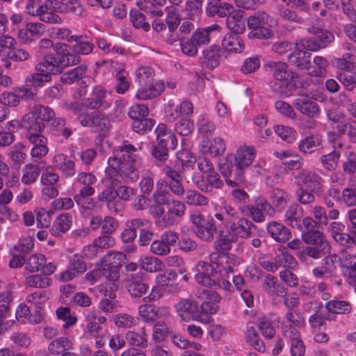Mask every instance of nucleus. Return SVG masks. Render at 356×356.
Listing matches in <instances>:
<instances>
[{
    "mask_svg": "<svg viewBox=\"0 0 356 356\" xmlns=\"http://www.w3.org/2000/svg\"><path fill=\"white\" fill-rule=\"evenodd\" d=\"M225 278L226 277H222L220 275L213 277L205 275L204 276L203 275H201L200 272H197L195 275V280L200 284L210 288L218 287L220 289L229 291L232 287V285L231 282L227 280H225Z\"/></svg>",
    "mask_w": 356,
    "mask_h": 356,
    "instance_id": "21",
    "label": "nucleus"
},
{
    "mask_svg": "<svg viewBox=\"0 0 356 356\" xmlns=\"http://www.w3.org/2000/svg\"><path fill=\"white\" fill-rule=\"evenodd\" d=\"M225 182L232 187L239 186L244 182L243 169L238 166H235V169H233V166H232V170L227 179H225Z\"/></svg>",
    "mask_w": 356,
    "mask_h": 356,
    "instance_id": "59",
    "label": "nucleus"
},
{
    "mask_svg": "<svg viewBox=\"0 0 356 356\" xmlns=\"http://www.w3.org/2000/svg\"><path fill=\"white\" fill-rule=\"evenodd\" d=\"M273 19L264 11H258L250 16L247 25L251 31L248 33L250 39L268 40L274 35V32L268 27Z\"/></svg>",
    "mask_w": 356,
    "mask_h": 356,
    "instance_id": "4",
    "label": "nucleus"
},
{
    "mask_svg": "<svg viewBox=\"0 0 356 356\" xmlns=\"http://www.w3.org/2000/svg\"><path fill=\"white\" fill-rule=\"evenodd\" d=\"M72 342L65 337H59L53 340L48 346L49 351L53 355H58L67 352L71 348Z\"/></svg>",
    "mask_w": 356,
    "mask_h": 356,
    "instance_id": "45",
    "label": "nucleus"
},
{
    "mask_svg": "<svg viewBox=\"0 0 356 356\" xmlns=\"http://www.w3.org/2000/svg\"><path fill=\"white\" fill-rule=\"evenodd\" d=\"M70 40H74L76 42L72 47V50L76 54L88 55L90 54L93 49L94 44L86 40L83 35H72Z\"/></svg>",
    "mask_w": 356,
    "mask_h": 356,
    "instance_id": "35",
    "label": "nucleus"
},
{
    "mask_svg": "<svg viewBox=\"0 0 356 356\" xmlns=\"http://www.w3.org/2000/svg\"><path fill=\"white\" fill-rule=\"evenodd\" d=\"M326 309L335 314H349L352 312L350 303L345 300L338 299L332 300L325 304Z\"/></svg>",
    "mask_w": 356,
    "mask_h": 356,
    "instance_id": "37",
    "label": "nucleus"
},
{
    "mask_svg": "<svg viewBox=\"0 0 356 356\" xmlns=\"http://www.w3.org/2000/svg\"><path fill=\"white\" fill-rule=\"evenodd\" d=\"M46 263V258L43 254H34L29 257L26 268L29 272H37L40 270L42 266Z\"/></svg>",
    "mask_w": 356,
    "mask_h": 356,
    "instance_id": "61",
    "label": "nucleus"
},
{
    "mask_svg": "<svg viewBox=\"0 0 356 356\" xmlns=\"http://www.w3.org/2000/svg\"><path fill=\"white\" fill-rule=\"evenodd\" d=\"M238 35L232 33L223 38L222 45L226 51L233 53H241L244 50V42Z\"/></svg>",
    "mask_w": 356,
    "mask_h": 356,
    "instance_id": "30",
    "label": "nucleus"
},
{
    "mask_svg": "<svg viewBox=\"0 0 356 356\" xmlns=\"http://www.w3.org/2000/svg\"><path fill=\"white\" fill-rule=\"evenodd\" d=\"M232 6L221 0H207L206 13L209 17H225L229 13Z\"/></svg>",
    "mask_w": 356,
    "mask_h": 356,
    "instance_id": "23",
    "label": "nucleus"
},
{
    "mask_svg": "<svg viewBox=\"0 0 356 356\" xmlns=\"http://www.w3.org/2000/svg\"><path fill=\"white\" fill-rule=\"evenodd\" d=\"M155 125V121L150 118H142L133 121L132 129L138 134H144L150 131Z\"/></svg>",
    "mask_w": 356,
    "mask_h": 356,
    "instance_id": "63",
    "label": "nucleus"
},
{
    "mask_svg": "<svg viewBox=\"0 0 356 356\" xmlns=\"http://www.w3.org/2000/svg\"><path fill=\"white\" fill-rule=\"evenodd\" d=\"M129 17L134 26L136 29H143L145 31L149 29V24L146 22L145 15L140 10L136 9L131 10Z\"/></svg>",
    "mask_w": 356,
    "mask_h": 356,
    "instance_id": "56",
    "label": "nucleus"
},
{
    "mask_svg": "<svg viewBox=\"0 0 356 356\" xmlns=\"http://www.w3.org/2000/svg\"><path fill=\"white\" fill-rule=\"evenodd\" d=\"M334 40V35L330 31H325L321 35H314L307 39L300 40L301 46L309 51H316L325 48Z\"/></svg>",
    "mask_w": 356,
    "mask_h": 356,
    "instance_id": "15",
    "label": "nucleus"
},
{
    "mask_svg": "<svg viewBox=\"0 0 356 356\" xmlns=\"http://www.w3.org/2000/svg\"><path fill=\"white\" fill-rule=\"evenodd\" d=\"M95 192V190L92 187V185H84L79 191V194L74 196V200L79 206L85 209H89V204L92 201V199L86 198L93 195Z\"/></svg>",
    "mask_w": 356,
    "mask_h": 356,
    "instance_id": "42",
    "label": "nucleus"
},
{
    "mask_svg": "<svg viewBox=\"0 0 356 356\" xmlns=\"http://www.w3.org/2000/svg\"><path fill=\"white\" fill-rule=\"evenodd\" d=\"M327 248H320L319 246H306L298 254V257L301 261L307 262L308 257L315 259L321 257V253L324 252Z\"/></svg>",
    "mask_w": 356,
    "mask_h": 356,
    "instance_id": "49",
    "label": "nucleus"
},
{
    "mask_svg": "<svg viewBox=\"0 0 356 356\" xmlns=\"http://www.w3.org/2000/svg\"><path fill=\"white\" fill-rule=\"evenodd\" d=\"M293 106L301 114L310 118H314L320 113L318 104L302 93L298 94V97L293 100Z\"/></svg>",
    "mask_w": 356,
    "mask_h": 356,
    "instance_id": "14",
    "label": "nucleus"
},
{
    "mask_svg": "<svg viewBox=\"0 0 356 356\" xmlns=\"http://www.w3.org/2000/svg\"><path fill=\"white\" fill-rule=\"evenodd\" d=\"M268 232L276 241L284 243L289 240L291 232L283 225L277 222H270L267 227Z\"/></svg>",
    "mask_w": 356,
    "mask_h": 356,
    "instance_id": "28",
    "label": "nucleus"
},
{
    "mask_svg": "<svg viewBox=\"0 0 356 356\" xmlns=\"http://www.w3.org/2000/svg\"><path fill=\"white\" fill-rule=\"evenodd\" d=\"M56 167L59 169L63 175L66 177H72L76 174L75 163L68 159L67 156L64 154H58L55 156Z\"/></svg>",
    "mask_w": 356,
    "mask_h": 356,
    "instance_id": "29",
    "label": "nucleus"
},
{
    "mask_svg": "<svg viewBox=\"0 0 356 356\" xmlns=\"http://www.w3.org/2000/svg\"><path fill=\"white\" fill-rule=\"evenodd\" d=\"M340 263V257L336 254H329L322 261L321 266L315 267L313 275L316 277H332L337 273Z\"/></svg>",
    "mask_w": 356,
    "mask_h": 356,
    "instance_id": "13",
    "label": "nucleus"
},
{
    "mask_svg": "<svg viewBox=\"0 0 356 356\" xmlns=\"http://www.w3.org/2000/svg\"><path fill=\"white\" fill-rule=\"evenodd\" d=\"M213 29L214 27L197 29L191 37L192 41L197 47L208 44L210 42V33Z\"/></svg>",
    "mask_w": 356,
    "mask_h": 356,
    "instance_id": "48",
    "label": "nucleus"
},
{
    "mask_svg": "<svg viewBox=\"0 0 356 356\" xmlns=\"http://www.w3.org/2000/svg\"><path fill=\"white\" fill-rule=\"evenodd\" d=\"M86 70L87 67L84 65H81L63 73L60 76V80L64 84H72L80 80L86 72Z\"/></svg>",
    "mask_w": 356,
    "mask_h": 356,
    "instance_id": "40",
    "label": "nucleus"
},
{
    "mask_svg": "<svg viewBox=\"0 0 356 356\" xmlns=\"http://www.w3.org/2000/svg\"><path fill=\"white\" fill-rule=\"evenodd\" d=\"M127 256L121 252H112L106 254L102 259V266L120 268L124 263Z\"/></svg>",
    "mask_w": 356,
    "mask_h": 356,
    "instance_id": "38",
    "label": "nucleus"
},
{
    "mask_svg": "<svg viewBox=\"0 0 356 356\" xmlns=\"http://www.w3.org/2000/svg\"><path fill=\"white\" fill-rule=\"evenodd\" d=\"M341 200L348 207L356 206V181L352 187L345 188L341 192Z\"/></svg>",
    "mask_w": 356,
    "mask_h": 356,
    "instance_id": "64",
    "label": "nucleus"
},
{
    "mask_svg": "<svg viewBox=\"0 0 356 356\" xmlns=\"http://www.w3.org/2000/svg\"><path fill=\"white\" fill-rule=\"evenodd\" d=\"M156 142L160 145L168 147L169 149H175L177 145V141L174 134L167 129L164 124H160L156 129Z\"/></svg>",
    "mask_w": 356,
    "mask_h": 356,
    "instance_id": "24",
    "label": "nucleus"
},
{
    "mask_svg": "<svg viewBox=\"0 0 356 356\" xmlns=\"http://www.w3.org/2000/svg\"><path fill=\"white\" fill-rule=\"evenodd\" d=\"M337 129L340 134L346 135L351 142L356 143V121L339 123Z\"/></svg>",
    "mask_w": 356,
    "mask_h": 356,
    "instance_id": "57",
    "label": "nucleus"
},
{
    "mask_svg": "<svg viewBox=\"0 0 356 356\" xmlns=\"http://www.w3.org/2000/svg\"><path fill=\"white\" fill-rule=\"evenodd\" d=\"M87 270L86 264L81 255L74 254L69 261L67 268L59 274V280L69 282Z\"/></svg>",
    "mask_w": 356,
    "mask_h": 356,
    "instance_id": "10",
    "label": "nucleus"
},
{
    "mask_svg": "<svg viewBox=\"0 0 356 356\" xmlns=\"http://www.w3.org/2000/svg\"><path fill=\"white\" fill-rule=\"evenodd\" d=\"M184 203L193 206H205L209 200L195 190H185Z\"/></svg>",
    "mask_w": 356,
    "mask_h": 356,
    "instance_id": "44",
    "label": "nucleus"
},
{
    "mask_svg": "<svg viewBox=\"0 0 356 356\" xmlns=\"http://www.w3.org/2000/svg\"><path fill=\"white\" fill-rule=\"evenodd\" d=\"M302 240L309 245H317L320 248H327V250L330 248L324 234L319 231L318 229L305 231L302 234Z\"/></svg>",
    "mask_w": 356,
    "mask_h": 356,
    "instance_id": "25",
    "label": "nucleus"
},
{
    "mask_svg": "<svg viewBox=\"0 0 356 356\" xmlns=\"http://www.w3.org/2000/svg\"><path fill=\"white\" fill-rule=\"evenodd\" d=\"M79 94L80 97H84L83 104L90 109L106 108L109 105L104 99L106 92L102 86H88L80 90Z\"/></svg>",
    "mask_w": 356,
    "mask_h": 356,
    "instance_id": "7",
    "label": "nucleus"
},
{
    "mask_svg": "<svg viewBox=\"0 0 356 356\" xmlns=\"http://www.w3.org/2000/svg\"><path fill=\"white\" fill-rule=\"evenodd\" d=\"M51 81V76L44 72H35L26 79V86L31 88H38L44 85L45 82Z\"/></svg>",
    "mask_w": 356,
    "mask_h": 356,
    "instance_id": "54",
    "label": "nucleus"
},
{
    "mask_svg": "<svg viewBox=\"0 0 356 356\" xmlns=\"http://www.w3.org/2000/svg\"><path fill=\"white\" fill-rule=\"evenodd\" d=\"M218 252H213L210 255L211 263L200 261L196 266L197 272H200L204 276L216 277L220 275L222 277H229L230 274L234 273V268L230 264L222 265V259L225 257V254L220 255Z\"/></svg>",
    "mask_w": 356,
    "mask_h": 356,
    "instance_id": "5",
    "label": "nucleus"
},
{
    "mask_svg": "<svg viewBox=\"0 0 356 356\" xmlns=\"http://www.w3.org/2000/svg\"><path fill=\"white\" fill-rule=\"evenodd\" d=\"M72 225V218L67 213H62L56 217L51 227L50 232L56 236H61L67 232Z\"/></svg>",
    "mask_w": 356,
    "mask_h": 356,
    "instance_id": "26",
    "label": "nucleus"
},
{
    "mask_svg": "<svg viewBox=\"0 0 356 356\" xmlns=\"http://www.w3.org/2000/svg\"><path fill=\"white\" fill-rule=\"evenodd\" d=\"M142 149L140 145L135 147L128 143L123 142L113 152V156L108 159V167L106 169V176L109 184L97 195V200L107 203L115 200V188L122 180L136 181L139 178V170L136 167L138 156L136 152Z\"/></svg>",
    "mask_w": 356,
    "mask_h": 356,
    "instance_id": "1",
    "label": "nucleus"
},
{
    "mask_svg": "<svg viewBox=\"0 0 356 356\" xmlns=\"http://www.w3.org/2000/svg\"><path fill=\"white\" fill-rule=\"evenodd\" d=\"M124 338L125 341H127L131 347H139L140 348H145L147 347L148 341L144 328L141 333H138L135 331H128L125 334Z\"/></svg>",
    "mask_w": 356,
    "mask_h": 356,
    "instance_id": "34",
    "label": "nucleus"
},
{
    "mask_svg": "<svg viewBox=\"0 0 356 356\" xmlns=\"http://www.w3.org/2000/svg\"><path fill=\"white\" fill-rule=\"evenodd\" d=\"M115 241L114 238L110 235L102 234L94 239L92 245L90 247L94 248L92 250V254L96 256L100 250L109 249L115 245Z\"/></svg>",
    "mask_w": 356,
    "mask_h": 356,
    "instance_id": "36",
    "label": "nucleus"
},
{
    "mask_svg": "<svg viewBox=\"0 0 356 356\" xmlns=\"http://www.w3.org/2000/svg\"><path fill=\"white\" fill-rule=\"evenodd\" d=\"M202 63L207 67L213 69L220 64V51L218 47L211 46L203 50Z\"/></svg>",
    "mask_w": 356,
    "mask_h": 356,
    "instance_id": "33",
    "label": "nucleus"
},
{
    "mask_svg": "<svg viewBox=\"0 0 356 356\" xmlns=\"http://www.w3.org/2000/svg\"><path fill=\"white\" fill-rule=\"evenodd\" d=\"M139 316L145 322L154 321L158 317V309L152 305H142L138 307Z\"/></svg>",
    "mask_w": 356,
    "mask_h": 356,
    "instance_id": "52",
    "label": "nucleus"
},
{
    "mask_svg": "<svg viewBox=\"0 0 356 356\" xmlns=\"http://www.w3.org/2000/svg\"><path fill=\"white\" fill-rule=\"evenodd\" d=\"M245 335L246 341L249 345L257 351L261 353L265 351L266 346L264 342L260 339L259 333L254 326L248 325Z\"/></svg>",
    "mask_w": 356,
    "mask_h": 356,
    "instance_id": "41",
    "label": "nucleus"
},
{
    "mask_svg": "<svg viewBox=\"0 0 356 356\" xmlns=\"http://www.w3.org/2000/svg\"><path fill=\"white\" fill-rule=\"evenodd\" d=\"M186 210V207L184 202L173 198L167 205V211L162 217L161 223L165 227L172 225L177 219L185 215Z\"/></svg>",
    "mask_w": 356,
    "mask_h": 356,
    "instance_id": "12",
    "label": "nucleus"
},
{
    "mask_svg": "<svg viewBox=\"0 0 356 356\" xmlns=\"http://www.w3.org/2000/svg\"><path fill=\"white\" fill-rule=\"evenodd\" d=\"M340 152L335 149L327 154L322 156L321 157V162L325 169L334 170L337 167Z\"/></svg>",
    "mask_w": 356,
    "mask_h": 356,
    "instance_id": "58",
    "label": "nucleus"
},
{
    "mask_svg": "<svg viewBox=\"0 0 356 356\" xmlns=\"http://www.w3.org/2000/svg\"><path fill=\"white\" fill-rule=\"evenodd\" d=\"M267 66L274 79L269 85L272 92L280 98H287L293 95L298 88L300 76L289 69L284 62H270Z\"/></svg>",
    "mask_w": 356,
    "mask_h": 356,
    "instance_id": "2",
    "label": "nucleus"
},
{
    "mask_svg": "<svg viewBox=\"0 0 356 356\" xmlns=\"http://www.w3.org/2000/svg\"><path fill=\"white\" fill-rule=\"evenodd\" d=\"M334 64L337 68L344 71L338 73L337 79L346 90L354 91L356 89V71L350 72L356 68V56L345 54L341 58H336Z\"/></svg>",
    "mask_w": 356,
    "mask_h": 356,
    "instance_id": "3",
    "label": "nucleus"
},
{
    "mask_svg": "<svg viewBox=\"0 0 356 356\" xmlns=\"http://www.w3.org/2000/svg\"><path fill=\"white\" fill-rule=\"evenodd\" d=\"M295 183L299 188L309 189L315 193L323 191V179L315 172L302 170L294 177Z\"/></svg>",
    "mask_w": 356,
    "mask_h": 356,
    "instance_id": "8",
    "label": "nucleus"
},
{
    "mask_svg": "<svg viewBox=\"0 0 356 356\" xmlns=\"http://www.w3.org/2000/svg\"><path fill=\"white\" fill-rule=\"evenodd\" d=\"M23 172L22 181L25 184L35 182L40 174L39 167L31 163L26 165Z\"/></svg>",
    "mask_w": 356,
    "mask_h": 356,
    "instance_id": "55",
    "label": "nucleus"
},
{
    "mask_svg": "<svg viewBox=\"0 0 356 356\" xmlns=\"http://www.w3.org/2000/svg\"><path fill=\"white\" fill-rule=\"evenodd\" d=\"M92 127L99 131L107 132L111 127L110 121L108 117L98 111H93Z\"/></svg>",
    "mask_w": 356,
    "mask_h": 356,
    "instance_id": "50",
    "label": "nucleus"
},
{
    "mask_svg": "<svg viewBox=\"0 0 356 356\" xmlns=\"http://www.w3.org/2000/svg\"><path fill=\"white\" fill-rule=\"evenodd\" d=\"M255 157V150L252 147L240 148L234 157V165L242 169L248 167Z\"/></svg>",
    "mask_w": 356,
    "mask_h": 356,
    "instance_id": "27",
    "label": "nucleus"
},
{
    "mask_svg": "<svg viewBox=\"0 0 356 356\" xmlns=\"http://www.w3.org/2000/svg\"><path fill=\"white\" fill-rule=\"evenodd\" d=\"M321 147V138L318 135H309L298 144L299 150L305 154H312Z\"/></svg>",
    "mask_w": 356,
    "mask_h": 356,
    "instance_id": "32",
    "label": "nucleus"
},
{
    "mask_svg": "<svg viewBox=\"0 0 356 356\" xmlns=\"http://www.w3.org/2000/svg\"><path fill=\"white\" fill-rule=\"evenodd\" d=\"M32 116L36 117L40 121L49 122L55 116L54 111L48 106H44L40 104L34 106L33 111L31 112Z\"/></svg>",
    "mask_w": 356,
    "mask_h": 356,
    "instance_id": "47",
    "label": "nucleus"
},
{
    "mask_svg": "<svg viewBox=\"0 0 356 356\" xmlns=\"http://www.w3.org/2000/svg\"><path fill=\"white\" fill-rule=\"evenodd\" d=\"M45 128V124L40 121L36 117L32 116V113L28 117V122L26 125V133L25 135L42 134Z\"/></svg>",
    "mask_w": 356,
    "mask_h": 356,
    "instance_id": "60",
    "label": "nucleus"
},
{
    "mask_svg": "<svg viewBox=\"0 0 356 356\" xmlns=\"http://www.w3.org/2000/svg\"><path fill=\"white\" fill-rule=\"evenodd\" d=\"M226 24L232 33L242 34L245 30V12L235 10L232 7L229 13L226 16Z\"/></svg>",
    "mask_w": 356,
    "mask_h": 356,
    "instance_id": "17",
    "label": "nucleus"
},
{
    "mask_svg": "<svg viewBox=\"0 0 356 356\" xmlns=\"http://www.w3.org/2000/svg\"><path fill=\"white\" fill-rule=\"evenodd\" d=\"M274 261L276 262L277 268L279 267L293 268L297 265L296 259L286 252H282L277 255Z\"/></svg>",
    "mask_w": 356,
    "mask_h": 356,
    "instance_id": "62",
    "label": "nucleus"
},
{
    "mask_svg": "<svg viewBox=\"0 0 356 356\" xmlns=\"http://www.w3.org/2000/svg\"><path fill=\"white\" fill-rule=\"evenodd\" d=\"M35 69L38 72L47 74H58L62 72L58 63V56L48 54L44 55L43 61L37 64Z\"/></svg>",
    "mask_w": 356,
    "mask_h": 356,
    "instance_id": "22",
    "label": "nucleus"
},
{
    "mask_svg": "<svg viewBox=\"0 0 356 356\" xmlns=\"http://www.w3.org/2000/svg\"><path fill=\"white\" fill-rule=\"evenodd\" d=\"M51 283V280L40 275L28 276L25 280L26 286L31 288L44 289Z\"/></svg>",
    "mask_w": 356,
    "mask_h": 356,
    "instance_id": "51",
    "label": "nucleus"
},
{
    "mask_svg": "<svg viewBox=\"0 0 356 356\" xmlns=\"http://www.w3.org/2000/svg\"><path fill=\"white\" fill-rule=\"evenodd\" d=\"M238 232L237 223L234 222H229L225 230L219 229L218 238L214 242L215 250L221 252L230 250L232 244L238 240Z\"/></svg>",
    "mask_w": 356,
    "mask_h": 356,
    "instance_id": "9",
    "label": "nucleus"
},
{
    "mask_svg": "<svg viewBox=\"0 0 356 356\" xmlns=\"http://www.w3.org/2000/svg\"><path fill=\"white\" fill-rule=\"evenodd\" d=\"M286 222L293 228L302 230V215L299 211V207L296 204L291 205L285 213Z\"/></svg>",
    "mask_w": 356,
    "mask_h": 356,
    "instance_id": "39",
    "label": "nucleus"
},
{
    "mask_svg": "<svg viewBox=\"0 0 356 356\" xmlns=\"http://www.w3.org/2000/svg\"><path fill=\"white\" fill-rule=\"evenodd\" d=\"M311 53L296 48L288 56L289 63L300 70L309 71L312 68Z\"/></svg>",
    "mask_w": 356,
    "mask_h": 356,
    "instance_id": "18",
    "label": "nucleus"
},
{
    "mask_svg": "<svg viewBox=\"0 0 356 356\" xmlns=\"http://www.w3.org/2000/svg\"><path fill=\"white\" fill-rule=\"evenodd\" d=\"M313 62L316 67L312 66L308 74L310 76L316 77L325 76L326 73V68L329 65L327 60L323 56H318L314 58Z\"/></svg>",
    "mask_w": 356,
    "mask_h": 356,
    "instance_id": "46",
    "label": "nucleus"
},
{
    "mask_svg": "<svg viewBox=\"0 0 356 356\" xmlns=\"http://www.w3.org/2000/svg\"><path fill=\"white\" fill-rule=\"evenodd\" d=\"M237 227L238 229V236L242 238H248L252 236L255 225L250 220L245 218H241L237 221Z\"/></svg>",
    "mask_w": 356,
    "mask_h": 356,
    "instance_id": "53",
    "label": "nucleus"
},
{
    "mask_svg": "<svg viewBox=\"0 0 356 356\" xmlns=\"http://www.w3.org/2000/svg\"><path fill=\"white\" fill-rule=\"evenodd\" d=\"M263 289L268 294L278 296H282L286 291L285 286L278 282L277 277L270 274L264 277Z\"/></svg>",
    "mask_w": 356,
    "mask_h": 356,
    "instance_id": "31",
    "label": "nucleus"
},
{
    "mask_svg": "<svg viewBox=\"0 0 356 356\" xmlns=\"http://www.w3.org/2000/svg\"><path fill=\"white\" fill-rule=\"evenodd\" d=\"M190 220L195 234L202 241L211 242L215 233L218 234V229L213 218H205L200 213H195L191 215Z\"/></svg>",
    "mask_w": 356,
    "mask_h": 356,
    "instance_id": "6",
    "label": "nucleus"
},
{
    "mask_svg": "<svg viewBox=\"0 0 356 356\" xmlns=\"http://www.w3.org/2000/svg\"><path fill=\"white\" fill-rule=\"evenodd\" d=\"M140 268L148 273L161 271L164 268L163 263L157 257H146L140 260Z\"/></svg>",
    "mask_w": 356,
    "mask_h": 356,
    "instance_id": "43",
    "label": "nucleus"
},
{
    "mask_svg": "<svg viewBox=\"0 0 356 356\" xmlns=\"http://www.w3.org/2000/svg\"><path fill=\"white\" fill-rule=\"evenodd\" d=\"M145 277L144 273H139L135 275H127V288L132 297L140 298L147 293L149 286L144 282Z\"/></svg>",
    "mask_w": 356,
    "mask_h": 356,
    "instance_id": "16",
    "label": "nucleus"
},
{
    "mask_svg": "<svg viewBox=\"0 0 356 356\" xmlns=\"http://www.w3.org/2000/svg\"><path fill=\"white\" fill-rule=\"evenodd\" d=\"M174 307L178 316L184 321L197 320L200 317L199 307L192 299H183L176 303Z\"/></svg>",
    "mask_w": 356,
    "mask_h": 356,
    "instance_id": "11",
    "label": "nucleus"
},
{
    "mask_svg": "<svg viewBox=\"0 0 356 356\" xmlns=\"http://www.w3.org/2000/svg\"><path fill=\"white\" fill-rule=\"evenodd\" d=\"M148 221L141 218L129 220L125 223V229L122 232L120 238L124 243L134 241L137 236L138 228H141L147 224Z\"/></svg>",
    "mask_w": 356,
    "mask_h": 356,
    "instance_id": "20",
    "label": "nucleus"
},
{
    "mask_svg": "<svg viewBox=\"0 0 356 356\" xmlns=\"http://www.w3.org/2000/svg\"><path fill=\"white\" fill-rule=\"evenodd\" d=\"M25 138L33 145L31 151L32 157L42 158L49 152L47 138L42 134L25 135Z\"/></svg>",
    "mask_w": 356,
    "mask_h": 356,
    "instance_id": "19",
    "label": "nucleus"
}]
</instances>
